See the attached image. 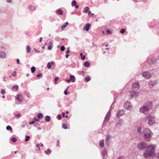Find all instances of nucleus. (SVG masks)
I'll list each match as a JSON object with an SVG mask.
<instances>
[{
  "label": "nucleus",
  "instance_id": "nucleus-9",
  "mask_svg": "<svg viewBox=\"0 0 159 159\" xmlns=\"http://www.w3.org/2000/svg\"><path fill=\"white\" fill-rule=\"evenodd\" d=\"M111 115V112L110 111H109L107 113L106 116L105 117L104 120V122H106V121H108L109 120L110 117V116Z\"/></svg>",
  "mask_w": 159,
  "mask_h": 159
},
{
  "label": "nucleus",
  "instance_id": "nucleus-50",
  "mask_svg": "<svg viewBox=\"0 0 159 159\" xmlns=\"http://www.w3.org/2000/svg\"><path fill=\"white\" fill-rule=\"evenodd\" d=\"M65 50V47L64 46H63L61 47V51H64Z\"/></svg>",
  "mask_w": 159,
  "mask_h": 159
},
{
  "label": "nucleus",
  "instance_id": "nucleus-54",
  "mask_svg": "<svg viewBox=\"0 0 159 159\" xmlns=\"http://www.w3.org/2000/svg\"><path fill=\"white\" fill-rule=\"evenodd\" d=\"M7 2L10 3L12 2V0H6Z\"/></svg>",
  "mask_w": 159,
  "mask_h": 159
},
{
  "label": "nucleus",
  "instance_id": "nucleus-55",
  "mask_svg": "<svg viewBox=\"0 0 159 159\" xmlns=\"http://www.w3.org/2000/svg\"><path fill=\"white\" fill-rule=\"evenodd\" d=\"M156 156L157 158H159V152L157 153L156 155Z\"/></svg>",
  "mask_w": 159,
  "mask_h": 159
},
{
  "label": "nucleus",
  "instance_id": "nucleus-11",
  "mask_svg": "<svg viewBox=\"0 0 159 159\" xmlns=\"http://www.w3.org/2000/svg\"><path fill=\"white\" fill-rule=\"evenodd\" d=\"M157 59L156 58L153 57L151 59L148 60V62L150 64H153L156 63L157 62Z\"/></svg>",
  "mask_w": 159,
  "mask_h": 159
},
{
  "label": "nucleus",
  "instance_id": "nucleus-60",
  "mask_svg": "<svg viewBox=\"0 0 159 159\" xmlns=\"http://www.w3.org/2000/svg\"><path fill=\"white\" fill-rule=\"evenodd\" d=\"M69 56V54H66V58H67Z\"/></svg>",
  "mask_w": 159,
  "mask_h": 159
},
{
  "label": "nucleus",
  "instance_id": "nucleus-31",
  "mask_svg": "<svg viewBox=\"0 0 159 159\" xmlns=\"http://www.w3.org/2000/svg\"><path fill=\"white\" fill-rule=\"evenodd\" d=\"M37 116L39 118H42L43 117V115L42 113H39L38 114Z\"/></svg>",
  "mask_w": 159,
  "mask_h": 159
},
{
  "label": "nucleus",
  "instance_id": "nucleus-2",
  "mask_svg": "<svg viewBox=\"0 0 159 159\" xmlns=\"http://www.w3.org/2000/svg\"><path fill=\"white\" fill-rule=\"evenodd\" d=\"M152 107V103L151 101L147 102L145 105L141 107L139 109V111L145 114H148V111L151 109Z\"/></svg>",
  "mask_w": 159,
  "mask_h": 159
},
{
  "label": "nucleus",
  "instance_id": "nucleus-23",
  "mask_svg": "<svg viewBox=\"0 0 159 159\" xmlns=\"http://www.w3.org/2000/svg\"><path fill=\"white\" fill-rule=\"evenodd\" d=\"M56 12H57L58 14L60 15H62L63 14V11L61 9H58L56 11Z\"/></svg>",
  "mask_w": 159,
  "mask_h": 159
},
{
  "label": "nucleus",
  "instance_id": "nucleus-44",
  "mask_svg": "<svg viewBox=\"0 0 159 159\" xmlns=\"http://www.w3.org/2000/svg\"><path fill=\"white\" fill-rule=\"evenodd\" d=\"M42 75H43L42 73H40L36 75V76L37 77H41Z\"/></svg>",
  "mask_w": 159,
  "mask_h": 159
},
{
  "label": "nucleus",
  "instance_id": "nucleus-8",
  "mask_svg": "<svg viewBox=\"0 0 159 159\" xmlns=\"http://www.w3.org/2000/svg\"><path fill=\"white\" fill-rule=\"evenodd\" d=\"M132 87L133 90H138L139 87V83L138 82L134 83L132 84Z\"/></svg>",
  "mask_w": 159,
  "mask_h": 159
},
{
  "label": "nucleus",
  "instance_id": "nucleus-42",
  "mask_svg": "<svg viewBox=\"0 0 159 159\" xmlns=\"http://www.w3.org/2000/svg\"><path fill=\"white\" fill-rule=\"evenodd\" d=\"M70 52V47H69L67 48V50L66 51V54H69Z\"/></svg>",
  "mask_w": 159,
  "mask_h": 159
},
{
  "label": "nucleus",
  "instance_id": "nucleus-46",
  "mask_svg": "<svg viewBox=\"0 0 159 159\" xmlns=\"http://www.w3.org/2000/svg\"><path fill=\"white\" fill-rule=\"evenodd\" d=\"M61 115H58L57 116V118L59 120H60L61 119Z\"/></svg>",
  "mask_w": 159,
  "mask_h": 159
},
{
  "label": "nucleus",
  "instance_id": "nucleus-29",
  "mask_svg": "<svg viewBox=\"0 0 159 159\" xmlns=\"http://www.w3.org/2000/svg\"><path fill=\"white\" fill-rule=\"evenodd\" d=\"M68 23L66 22L64 25H63L61 26L62 30H63V29L66 27L68 25Z\"/></svg>",
  "mask_w": 159,
  "mask_h": 159
},
{
  "label": "nucleus",
  "instance_id": "nucleus-17",
  "mask_svg": "<svg viewBox=\"0 0 159 159\" xmlns=\"http://www.w3.org/2000/svg\"><path fill=\"white\" fill-rule=\"evenodd\" d=\"M102 154L103 157H106L107 155V150L106 149H104L102 151Z\"/></svg>",
  "mask_w": 159,
  "mask_h": 159
},
{
  "label": "nucleus",
  "instance_id": "nucleus-39",
  "mask_svg": "<svg viewBox=\"0 0 159 159\" xmlns=\"http://www.w3.org/2000/svg\"><path fill=\"white\" fill-rule=\"evenodd\" d=\"M90 79L89 77H86L85 78V81L86 82H88L90 80Z\"/></svg>",
  "mask_w": 159,
  "mask_h": 159
},
{
  "label": "nucleus",
  "instance_id": "nucleus-30",
  "mask_svg": "<svg viewBox=\"0 0 159 159\" xmlns=\"http://www.w3.org/2000/svg\"><path fill=\"white\" fill-rule=\"evenodd\" d=\"M45 153L47 154H50L51 152V150L50 149H48L47 151H44Z\"/></svg>",
  "mask_w": 159,
  "mask_h": 159
},
{
  "label": "nucleus",
  "instance_id": "nucleus-7",
  "mask_svg": "<svg viewBox=\"0 0 159 159\" xmlns=\"http://www.w3.org/2000/svg\"><path fill=\"white\" fill-rule=\"evenodd\" d=\"M142 76L144 78L148 79L150 78L152 76V74L150 72L146 71L142 73Z\"/></svg>",
  "mask_w": 159,
  "mask_h": 159
},
{
  "label": "nucleus",
  "instance_id": "nucleus-40",
  "mask_svg": "<svg viewBox=\"0 0 159 159\" xmlns=\"http://www.w3.org/2000/svg\"><path fill=\"white\" fill-rule=\"evenodd\" d=\"M125 32V29H121L120 31V33L121 34H123Z\"/></svg>",
  "mask_w": 159,
  "mask_h": 159
},
{
  "label": "nucleus",
  "instance_id": "nucleus-49",
  "mask_svg": "<svg viewBox=\"0 0 159 159\" xmlns=\"http://www.w3.org/2000/svg\"><path fill=\"white\" fill-rule=\"evenodd\" d=\"M5 90L4 89H2L1 90V93L2 94H4L5 93Z\"/></svg>",
  "mask_w": 159,
  "mask_h": 159
},
{
  "label": "nucleus",
  "instance_id": "nucleus-33",
  "mask_svg": "<svg viewBox=\"0 0 159 159\" xmlns=\"http://www.w3.org/2000/svg\"><path fill=\"white\" fill-rule=\"evenodd\" d=\"M27 51L28 53L30 52V48L29 46L28 45L27 46Z\"/></svg>",
  "mask_w": 159,
  "mask_h": 159
},
{
  "label": "nucleus",
  "instance_id": "nucleus-26",
  "mask_svg": "<svg viewBox=\"0 0 159 159\" xmlns=\"http://www.w3.org/2000/svg\"><path fill=\"white\" fill-rule=\"evenodd\" d=\"M111 135H107L106 138V142L107 143H108L110 141V139Z\"/></svg>",
  "mask_w": 159,
  "mask_h": 159
},
{
  "label": "nucleus",
  "instance_id": "nucleus-43",
  "mask_svg": "<svg viewBox=\"0 0 159 159\" xmlns=\"http://www.w3.org/2000/svg\"><path fill=\"white\" fill-rule=\"evenodd\" d=\"M62 127L63 129H66L67 128V125L65 124H63Z\"/></svg>",
  "mask_w": 159,
  "mask_h": 159
},
{
  "label": "nucleus",
  "instance_id": "nucleus-35",
  "mask_svg": "<svg viewBox=\"0 0 159 159\" xmlns=\"http://www.w3.org/2000/svg\"><path fill=\"white\" fill-rule=\"evenodd\" d=\"M31 71L32 73H34L35 70V67L34 66L31 67Z\"/></svg>",
  "mask_w": 159,
  "mask_h": 159
},
{
  "label": "nucleus",
  "instance_id": "nucleus-41",
  "mask_svg": "<svg viewBox=\"0 0 159 159\" xmlns=\"http://www.w3.org/2000/svg\"><path fill=\"white\" fill-rule=\"evenodd\" d=\"M30 138V137L29 136H26L25 138V141H28Z\"/></svg>",
  "mask_w": 159,
  "mask_h": 159
},
{
  "label": "nucleus",
  "instance_id": "nucleus-64",
  "mask_svg": "<svg viewBox=\"0 0 159 159\" xmlns=\"http://www.w3.org/2000/svg\"><path fill=\"white\" fill-rule=\"evenodd\" d=\"M62 116L63 117H64L65 116V113L64 112H62Z\"/></svg>",
  "mask_w": 159,
  "mask_h": 159
},
{
  "label": "nucleus",
  "instance_id": "nucleus-21",
  "mask_svg": "<svg viewBox=\"0 0 159 159\" xmlns=\"http://www.w3.org/2000/svg\"><path fill=\"white\" fill-rule=\"evenodd\" d=\"M99 146L101 148H102L104 146V141L103 139L101 140L100 141V143H99Z\"/></svg>",
  "mask_w": 159,
  "mask_h": 159
},
{
  "label": "nucleus",
  "instance_id": "nucleus-5",
  "mask_svg": "<svg viewBox=\"0 0 159 159\" xmlns=\"http://www.w3.org/2000/svg\"><path fill=\"white\" fill-rule=\"evenodd\" d=\"M155 118L154 116H149L148 117V124L150 125H152L155 123Z\"/></svg>",
  "mask_w": 159,
  "mask_h": 159
},
{
  "label": "nucleus",
  "instance_id": "nucleus-57",
  "mask_svg": "<svg viewBox=\"0 0 159 159\" xmlns=\"http://www.w3.org/2000/svg\"><path fill=\"white\" fill-rule=\"evenodd\" d=\"M16 62H17V63H18V64H20V61H19V60L18 59H16Z\"/></svg>",
  "mask_w": 159,
  "mask_h": 159
},
{
  "label": "nucleus",
  "instance_id": "nucleus-19",
  "mask_svg": "<svg viewBox=\"0 0 159 159\" xmlns=\"http://www.w3.org/2000/svg\"><path fill=\"white\" fill-rule=\"evenodd\" d=\"M141 127H139L137 129V132L140 136L143 135V132H141Z\"/></svg>",
  "mask_w": 159,
  "mask_h": 159
},
{
  "label": "nucleus",
  "instance_id": "nucleus-6",
  "mask_svg": "<svg viewBox=\"0 0 159 159\" xmlns=\"http://www.w3.org/2000/svg\"><path fill=\"white\" fill-rule=\"evenodd\" d=\"M129 96L131 98L134 97H138L139 96V93L138 92L130 91L129 92Z\"/></svg>",
  "mask_w": 159,
  "mask_h": 159
},
{
  "label": "nucleus",
  "instance_id": "nucleus-32",
  "mask_svg": "<svg viewBox=\"0 0 159 159\" xmlns=\"http://www.w3.org/2000/svg\"><path fill=\"white\" fill-rule=\"evenodd\" d=\"M6 129L8 130H10L11 131H12V128H11V127L9 125L7 126Z\"/></svg>",
  "mask_w": 159,
  "mask_h": 159
},
{
  "label": "nucleus",
  "instance_id": "nucleus-34",
  "mask_svg": "<svg viewBox=\"0 0 159 159\" xmlns=\"http://www.w3.org/2000/svg\"><path fill=\"white\" fill-rule=\"evenodd\" d=\"M18 86L17 85H16L12 87V89H15L16 91L18 89Z\"/></svg>",
  "mask_w": 159,
  "mask_h": 159
},
{
  "label": "nucleus",
  "instance_id": "nucleus-62",
  "mask_svg": "<svg viewBox=\"0 0 159 159\" xmlns=\"http://www.w3.org/2000/svg\"><path fill=\"white\" fill-rule=\"evenodd\" d=\"M34 51H35V52H40L39 51H37V50H36L35 48H34Z\"/></svg>",
  "mask_w": 159,
  "mask_h": 159
},
{
  "label": "nucleus",
  "instance_id": "nucleus-61",
  "mask_svg": "<svg viewBox=\"0 0 159 159\" xmlns=\"http://www.w3.org/2000/svg\"><path fill=\"white\" fill-rule=\"evenodd\" d=\"M66 81H67L68 82V83H69L70 82V80L69 79V80L66 79Z\"/></svg>",
  "mask_w": 159,
  "mask_h": 159
},
{
  "label": "nucleus",
  "instance_id": "nucleus-27",
  "mask_svg": "<svg viewBox=\"0 0 159 159\" xmlns=\"http://www.w3.org/2000/svg\"><path fill=\"white\" fill-rule=\"evenodd\" d=\"M45 120L47 122H49L50 120V117L49 116H47L45 117Z\"/></svg>",
  "mask_w": 159,
  "mask_h": 159
},
{
  "label": "nucleus",
  "instance_id": "nucleus-13",
  "mask_svg": "<svg viewBox=\"0 0 159 159\" xmlns=\"http://www.w3.org/2000/svg\"><path fill=\"white\" fill-rule=\"evenodd\" d=\"M125 111L123 110H120L117 114L116 116L117 117H120L124 114Z\"/></svg>",
  "mask_w": 159,
  "mask_h": 159
},
{
  "label": "nucleus",
  "instance_id": "nucleus-3",
  "mask_svg": "<svg viewBox=\"0 0 159 159\" xmlns=\"http://www.w3.org/2000/svg\"><path fill=\"white\" fill-rule=\"evenodd\" d=\"M153 135L152 132L148 128H145L143 131L144 138L146 140L149 141Z\"/></svg>",
  "mask_w": 159,
  "mask_h": 159
},
{
  "label": "nucleus",
  "instance_id": "nucleus-14",
  "mask_svg": "<svg viewBox=\"0 0 159 159\" xmlns=\"http://www.w3.org/2000/svg\"><path fill=\"white\" fill-rule=\"evenodd\" d=\"M15 98L18 101L21 102L22 101V97L20 95H17L16 96Z\"/></svg>",
  "mask_w": 159,
  "mask_h": 159
},
{
  "label": "nucleus",
  "instance_id": "nucleus-12",
  "mask_svg": "<svg viewBox=\"0 0 159 159\" xmlns=\"http://www.w3.org/2000/svg\"><path fill=\"white\" fill-rule=\"evenodd\" d=\"M157 83V81L156 80L150 81L149 83V85L150 86V88H152Z\"/></svg>",
  "mask_w": 159,
  "mask_h": 159
},
{
  "label": "nucleus",
  "instance_id": "nucleus-38",
  "mask_svg": "<svg viewBox=\"0 0 159 159\" xmlns=\"http://www.w3.org/2000/svg\"><path fill=\"white\" fill-rule=\"evenodd\" d=\"M51 63L49 62L47 64V67L49 69H50L51 67Z\"/></svg>",
  "mask_w": 159,
  "mask_h": 159
},
{
  "label": "nucleus",
  "instance_id": "nucleus-63",
  "mask_svg": "<svg viewBox=\"0 0 159 159\" xmlns=\"http://www.w3.org/2000/svg\"><path fill=\"white\" fill-rule=\"evenodd\" d=\"M42 38L41 37L40 39V40H39L40 42V43L42 41Z\"/></svg>",
  "mask_w": 159,
  "mask_h": 159
},
{
  "label": "nucleus",
  "instance_id": "nucleus-58",
  "mask_svg": "<svg viewBox=\"0 0 159 159\" xmlns=\"http://www.w3.org/2000/svg\"><path fill=\"white\" fill-rule=\"evenodd\" d=\"M34 120L35 121H39V119H36V118H35H35H34Z\"/></svg>",
  "mask_w": 159,
  "mask_h": 159
},
{
  "label": "nucleus",
  "instance_id": "nucleus-48",
  "mask_svg": "<svg viewBox=\"0 0 159 159\" xmlns=\"http://www.w3.org/2000/svg\"><path fill=\"white\" fill-rule=\"evenodd\" d=\"M116 159H124V157L123 156H120L118 157Z\"/></svg>",
  "mask_w": 159,
  "mask_h": 159
},
{
  "label": "nucleus",
  "instance_id": "nucleus-24",
  "mask_svg": "<svg viewBox=\"0 0 159 159\" xmlns=\"http://www.w3.org/2000/svg\"><path fill=\"white\" fill-rule=\"evenodd\" d=\"M89 7H86L84 8L83 12L84 13H86L89 11Z\"/></svg>",
  "mask_w": 159,
  "mask_h": 159
},
{
  "label": "nucleus",
  "instance_id": "nucleus-22",
  "mask_svg": "<svg viewBox=\"0 0 159 159\" xmlns=\"http://www.w3.org/2000/svg\"><path fill=\"white\" fill-rule=\"evenodd\" d=\"M122 124L121 122L119 121L117 122L116 124V126L117 128H119L121 126Z\"/></svg>",
  "mask_w": 159,
  "mask_h": 159
},
{
  "label": "nucleus",
  "instance_id": "nucleus-47",
  "mask_svg": "<svg viewBox=\"0 0 159 159\" xmlns=\"http://www.w3.org/2000/svg\"><path fill=\"white\" fill-rule=\"evenodd\" d=\"M20 113H18L15 114V116L17 118H19L20 116Z\"/></svg>",
  "mask_w": 159,
  "mask_h": 159
},
{
  "label": "nucleus",
  "instance_id": "nucleus-20",
  "mask_svg": "<svg viewBox=\"0 0 159 159\" xmlns=\"http://www.w3.org/2000/svg\"><path fill=\"white\" fill-rule=\"evenodd\" d=\"M49 45L48 47V49L49 50H51L53 46V43L51 41L49 42Z\"/></svg>",
  "mask_w": 159,
  "mask_h": 159
},
{
  "label": "nucleus",
  "instance_id": "nucleus-53",
  "mask_svg": "<svg viewBox=\"0 0 159 159\" xmlns=\"http://www.w3.org/2000/svg\"><path fill=\"white\" fill-rule=\"evenodd\" d=\"M57 146H60V142L59 140L57 141Z\"/></svg>",
  "mask_w": 159,
  "mask_h": 159
},
{
  "label": "nucleus",
  "instance_id": "nucleus-28",
  "mask_svg": "<svg viewBox=\"0 0 159 159\" xmlns=\"http://www.w3.org/2000/svg\"><path fill=\"white\" fill-rule=\"evenodd\" d=\"M84 66L86 67H89L90 65V63L88 61H86L84 63Z\"/></svg>",
  "mask_w": 159,
  "mask_h": 159
},
{
  "label": "nucleus",
  "instance_id": "nucleus-1",
  "mask_svg": "<svg viewBox=\"0 0 159 159\" xmlns=\"http://www.w3.org/2000/svg\"><path fill=\"white\" fill-rule=\"evenodd\" d=\"M155 146L150 145L148 146L147 150L143 153V156L145 159H151L154 155Z\"/></svg>",
  "mask_w": 159,
  "mask_h": 159
},
{
  "label": "nucleus",
  "instance_id": "nucleus-4",
  "mask_svg": "<svg viewBox=\"0 0 159 159\" xmlns=\"http://www.w3.org/2000/svg\"><path fill=\"white\" fill-rule=\"evenodd\" d=\"M147 147L146 143L144 142H141L138 143L137 145V148L140 150L145 149Z\"/></svg>",
  "mask_w": 159,
  "mask_h": 159
},
{
  "label": "nucleus",
  "instance_id": "nucleus-36",
  "mask_svg": "<svg viewBox=\"0 0 159 159\" xmlns=\"http://www.w3.org/2000/svg\"><path fill=\"white\" fill-rule=\"evenodd\" d=\"M11 140L12 142H15L17 141V139L15 137H13L11 138Z\"/></svg>",
  "mask_w": 159,
  "mask_h": 159
},
{
  "label": "nucleus",
  "instance_id": "nucleus-56",
  "mask_svg": "<svg viewBox=\"0 0 159 159\" xmlns=\"http://www.w3.org/2000/svg\"><path fill=\"white\" fill-rule=\"evenodd\" d=\"M106 33H107L108 34H111V33L110 32V31H109V30H107L106 31Z\"/></svg>",
  "mask_w": 159,
  "mask_h": 159
},
{
  "label": "nucleus",
  "instance_id": "nucleus-15",
  "mask_svg": "<svg viewBox=\"0 0 159 159\" xmlns=\"http://www.w3.org/2000/svg\"><path fill=\"white\" fill-rule=\"evenodd\" d=\"M90 25L89 24H87L83 28V30H86V31L89 30Z\"/></svg>",
  "mask_w": 159,
  "mask_h": 159
},
{
  "label": "nucleus",
  "instance_id": "nucleus-16",
  "mask_svg": "<svg viewBox=\"0 0 159 159\" xmlns=\"http://www.w3.org/2000/svg\"><path fill=\"white\" fill-rule=\"evenodd\" d=\"M6 57V53L3 51H0V57L2 58H5Z\"/></svg>",
  "mask_w": 159,
  "mask_h": 159
},
{
  "label": "nucleus",
  "instance_id": "nucleus-10",
  "mask_svg": "<svg viewBox=\"0 0 159 159\" xmlns=\"http://www.w3.org/2000/svg\"><path fill=\"white\" fill-rule=\"evenodd\" d=\"M125 107L127 110H130L132 107V106L129 102H127L125 104Z\"/></svg>",
  "mask_w": 159,
  "mask_h": 159
},
{
  "label": "nucleus",
  "instance_id": "nucleus-51",
  "mask_svg": "<svg viewBox=\"0 0 159 159\" xmlns=\"http://www.w3.org/2000/svg\"><path fill=\"white\" fill-rule=\"evenodd\" d=\"M59 79V77H56V78L55 79L54 81H55V84H57V81Z\"/></svg>",
  "mask_w": 159,
  "mask_h": 159
},
{
  "label": "nucleus",
  "instance_id": "nucleus-45",
  "mask_svg": "<svg viewBox=\"0 0 159 159\" xmlns=\"http://www.w3.org/2000/svg\"><path fill=\"white\" fill-rule=\"evenodd\" d=\"M16 71H14V73L11 74V75L14 77H15L16 76Z\"/></svg>",
  "mask_w": 159,
  "mask_h": 159
},
{
  "label": "nucleus",
  "instance_id": "nucleus-18",
  "mask_svg": "<svg viewBox=\"0 0 159 159\" xmlns=\"http://www.w3.org/2000/svg\"><path fill=\"white\" fill-rule=\"evenodd\" d=\"M28 9L30 11H34L35 9V7L34 6L30 5L28 7Z\"/></svg>",
  "mask_w": 159,
  "mask_h": 159
},
{
  "label": "nucleus",
  "instance_id": "nucleus-59",
  "mask_svg": "<svg viewBox=\"0 0 159 159\" xmlns=\"http://www.w3.org/2000/svg\"><path fill=\"white\" fill-rule=\"evenodd\" d=\"M34 123V121H33L30 122H29V124L30 125H32V124H33Z\"/></svg>",
  "mask_w": 159,
  "mask_h": 159
},
{
  "label": "nucleus",
  "instance_id": "nucleus-25",
  "mask_svg": "<svg viewBox=\"0 0 159 159\" xmlns=\"http://www.w3.org/2000/svg\"><path fill=\"white\" fill-rule=\"evenodd\" d=\"M70 80L73 82H74L75 81V77L73 75H70Z\"/></svg>",
  "mask_w": 159,
  "mask_h": 159
},
{
  "label": "nucleus",
  "instance_id": "nucleus-37",
  "mask_svg": "<svg viewBox=\"0 0 159 159\" xmlns=\"http://www.w3.org/2000/svg\"><path fill=\"white\" fill-rule=\"evenodd\" d=\"M76 1L75 0H74V1H73V2H72V3H71V5L72 6H76Z\"/></svg>",
  "mask_w": 159,
  "mask_h": 159
},
{
  "label": "nucleus",
  "instance_id": "nucleus-52",
  "mask_svg": "<svg viewBox=\"0 0 159 159\" xmlns=\"http://www.w3.org/2000/svg\"><path fill=\"white\" fill-rule=\"evenodd\" d=\"M69 87V86L68 87H67L66 89V90H65V91H64V93L66 95H67V94L68 93V92H67V89H68V88Z\"/></svg>",
  "mask_w": 159,
  "mask_h": 159
}]
</instances>
